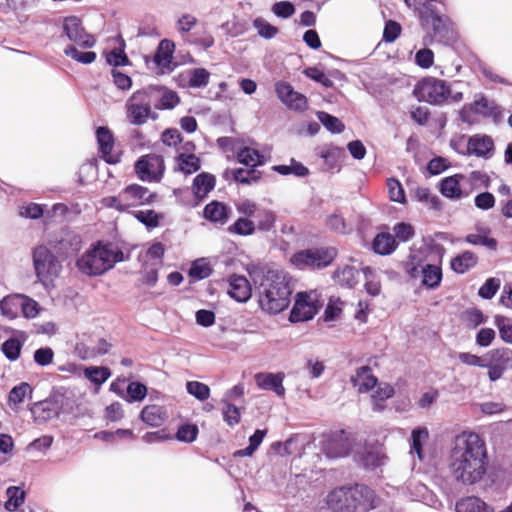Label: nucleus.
Segmentation results:
<instances>
[{
    "label": "nucleus",
    "mask_w": 512,
    "mask_h": 512,
    "mask_svg": "<svg viewBox=\"0 0 512 512\" xmlns=\"http://www.w3.org/2000/svg\"><path fill=\"white\" fill-rule=\"evenodd\" d=\"M487 449L483 439L475 432H463L454 439L449 458V470L455 481L473 485L486 474Z\"/></svg>",
    "instance_id": "nucleus-1"
},
{
    "label": "nucleus",
    "mask_w": 512,
    "mask_h": 512,
    "mask_svg": "<svg viewBox=\"0 0 512 512\" xmlns=\"http://www.w3.org/2000/svg\"><path fill=\"white\" fill-rule=\"evenodd\" d=\"M249 274L258 284V303L263 311L278 314L289 306L292 287L283 271L254 268Z\"/></svg>",
    "instance_id": "nucleus-2"
},
{
    "label": "nucleus",
    "mask_w": 512,
    "mask_h": 512,
    "mask_svg": "<svg viewBox=\"0 0 512 512\" xmlns=\"http://www.w3.org/2000/svg\"><path fill=\"white\" fill-rule=\"evenodd\" d=\"M417 14L421 28L439 42L453 40L452 22L446 15L445 4L440 1L404 0Z\"/></svg>",
    "instance_id": "nucleus-3"
},
{
    "label": "nucleus",
    "mask_w": 512,
    "mask_h": 512,
    "mask_svg": "<svg viewBox=\"0 0 512 512\" xmlns=\"http://www.w3.org/2000/svg\"><path fill=\"white\" fill-rule=\"evenodd\" d=\"M124 260V253L118 246L98 242L77 259L76 266L87 276H100Z\"/></svg>",
    "instance_id": "nucleus-4"
},
{
    "label": "nucleus",
    "mask_w": 512,
    "mask_h": 512,
    "mask_svg": "<svg viewBox=\"0 0 512 512\" xmlns=\"http://www.w3.org/2000/svg\"><path fill=\"white\" fill-rule=\"evenodd\" d=\"M428 248L412 250L405 262V272L412 278L421 277V284L428 289H436L442 281V269L438 264L427 262Z\"/></svg>",
    "instance_id": "nucleus-5"
},
{
    "label": "nucleus",
    "mask_w": 512,
    "mask_h": 512,
    "mask_svg": "<svg viewBox=\"0 0 512 512\" xmlns=\"http://www.w3.org/2000/svg\"><path fill=\"white\" fill-rule=\"evenodd\" d=\"M159 91L151 86L132 93L125 104L126 117L130 124L140 126L149 118H157V114L152 111V105L156 102V94Z\"/></svg>",
    "instance_id": "nucleus-6"
},
{
    "label": "nucleus",
    "mask_w": 512,
    "mask_h": 512,
    "mask_svg": "<svg viewBox=\"0 0 512 512\" xmlns=\"http://www.w3.org/2000/svg\"><path fill=\"white\" fill-rule=\"evenodd\" d=\"M32 261L37 281L45 287L52 285L62 270L61 262L45 245L33 249Z\"/></svg>",
    "instance_id": "nucleus-7"
},
{
    "label": "nucleus",
    "mask_w": 512,
    "mask_h": 512,
    "mask_svg": "<svg viewBox=\"0 0 512 512\" xmlns=\"http://www.w3.org/2000/svg\"><path fill=\"white\" fill-rule=\"evenodd\" d=\"M336 256L334 247H315L294 253L291 263L299 269L320 270L331 265Z\"/></svg>",
    "instance_id": "nucleus-8"
},
{
    "label": "nucleus",
    "mask_w": 512,
    "mask_h": 512,
    "mask_svg": "<svg viewBox=\"0 0 512 512\" xmlns=\"http://www.w3.org/2000/svg\"><path fill=\"white\" fill-rule=\"evenodd\" d=\"M414 94L419 101L438 105L448 100L450 87L442 79L426 77L417 83Z\"/></svg>",
    "instance_id": "nucleus-9"
},
{
    "label": "nucleus",
    "mask_w": 512,
    "mask_h": 512,
    "mask_svg": "<svg viewBox=\"0 0 512 512\" xmlns=\"http://www.w3.org/2000/svg\"><path fill=\"white\" fill-rule=\"evenodd\" d=\"M164 160L162 156L147 154L140 157L135 163V173L145 182H159L164 173Z\"/></svg>",
    "instance_id": "nucleus-10"
},
{
    "label": "nucleus",
    "mask_w": 512,
    "mask_h": 512,
    "mask_svg": "<svg viewBox=\"0 0 512 512\" xmlns=\"http://www.w3.org/2000/svg\"><path fill=\"white\" fill-rule=\"evenodd\" d=\"M367 490L361 484L341 486L331 491L327 498L329 507L335 512L354 511L352 498L354 495L365 493Z\"/></svg>",
    "instance_id": "nucleus-11"
},
{
    "label": "nucleus",
    "mask_w": 512,
    "mask_h": 512,
    "mask_svg": "<svg viewBox=\"0 0 512 512\" xmlns=\"http://www.w3.org/2000/svg\"><path fill=\"white\" fill-rule=\"evenodd\" d=\"M62 28L67 39L80 47L88 49L95 46V37L86 32L81 19L77 16L65 17L62 22Z\"/></svg>",
    "instance_id": "nucleus-12"
},
{
    "label": "nucleus",
    "mask_w": 512,
    "mask_h": 512,
    "mask_svg": "<svg viewBox=\"0 0 512 512\" xmlns=\"http://www.w3.org/2000/svg\"><path fill=\"white\" fill-rule=\"evenodd\" d=\"M316 299L306 293H298L294 306L290 312L291 322H304L311 320L318 312Z\"/></svg>",
    "instance_id": "nucleus-13"
},
{
    "label": "nucleus",
    "mask_w": 512,
    "mask_h": 512,
    "mask_svg": "<svg viewBox=\"0 0 512 512\" xmlns=\"http://www.w3.org/2000/svg\"><path fill=\"white\" fill-rule=\"evenodd\" d=\"M275 91L280 101L289 109L302 112L307 109L308 101L305 95L295 91L288 82H278Z\"/></svg>",
    "instance_id": "nucleus-14"
},
{
    "label": "nucleus",
    "mask_w": 512,
    "mask_h": 512,
    "mask_svg": "<svg viewBox=\"0 0 512 512\" xmlns=\"http://www.w3.org/2000/svg\"><path fill=\"white\" fill-rule=\"evenodd\" d=\"M122 194L127 210L131 207L150 204L156 198L155 193L138 184L128 185L122 190Z\"/></svg>",
    "instance_id": "nucleus-15"
},
{
    "label": "nucleus",
    "mask_w": 512,
    "mask_h": 512,
    "mask_svg": "<svg viewBox=\"0 0 512 512\" xmlns=\"http://www.w3.org/2000/svg\"><path fill=\"white\" fill-rule=\"evenodd\" d=\"M351 449L350 439L341 431L338 434L332 435L323 443L322 451L328 458H342L347 456Z\"/></svg>",
    "instance_id": "nucleus-16"
},
{
    "label": "nucleus",
    "mask_w": 512,
    "mask_h": 512,
    "mask_svg": "<svg viewBox=\"0 0 512 512\" xmlns=\"http://www.w3.org/2000/svg\"><path fill=\"white\" fill-rule=\"evenodd\" d=\"M468 154L489 159L494 154V141L488 135L475 134L467 142Z\"/></svg>",
    "instance_id": "nucleus-17"
},
{
    "label": "nucleus",
    "mask_w": 512,
    "mask_h": 512,
    "mask_svg": "<svg viewBox=\"0 0 512 512\" xmlns=\"http://www.w3.org/2000/svg\"><path fill=\"white\" fill-rule=\"evenodd\" d=\"M96 138L99 146V151L104 160L109 164H116L120 161L117 154L112 153L114 147V137L107 127H98L96 130Z\"/></svg>",
    "instance_id": "nucleus-18"
},
{
    "label": "nucleus",
    "mask_w": 512,
    "mask_h": 512,
    "mask_svg": "<svg viewBox=\"0 0 512 512\" xmlns=\"http://www.w3.org/2000/svg\"><path fill=\"white\" fill-rule=\"evenodd\" d=\"M468 107L470 111L482 115L486 118H492L494 122H498L502 117V111L500 107L494 101H489L483 95H481L473 103L469 104ZM466 109L467 105L463 107L462 115Z\"/></svg>",
    "instance_id": "nucleus-19"
},
{
    "label": "nucleus",
    "mask_w": 512,
    "mask_h": 512,
    "mask_svg": "<svg viewBox=\"0 0 512 512\" xmlns=\"http://www.w3.org/2000/svg\"><path fill=\"white\" fill-rule=\"evenodd\" d=\"M350 382L359 393H367L377 386L378 379L373 375L371 367L365 365L356 369Z\"/></svg>",
    "instance_id": "nucleus-20"
},
{
    "label": "nucleus",
    "mask_w": 512,
    "mask_h": 512,
    "mask_svg": "<svg viewBox=\"0 0 512 512\" xmlns=\"http://www.w3.org/2000/svg\"><path fill=\"white\" fill-rule=\"evenodd\" d=\"M228 294L238 302H246L252 295V289L245 276L232 275L229 280Z\"/></svg>",
    "instance_id": "nucleus-21"
},
{
    "label": "nucleus",
    "mask_w": 512,
    "mask_h": 512,
    "mask_svg": "<svg viewBox=\"0 0 512 512\" xmlns=\"http://www.w3.org/2000/svg\"><path fill=\"white\" fill-rule=\"evenodd\" d=\"M232 214V209L219 201H212L204 207L203 216L206 220L224 225L228 222Z\"/></svg>",
    "instance_id": "nucleus-22"
},
{
    "label": "nucleus",
    "mask_w": 512,
    "mask_h": 512,
    "mask_svg": "<svg viewBox=\"0 0 512 512\" xmlns=\"http://www.w3.org/2000/svg\"><path fill=\"white\" fill-rule=\"evenodd\" d=\"M283 379V373L260 372L255 375V382L259 388L274 391L278 396L285 394Z\"/></svg>",
    "instance_id": "nucleus-23"
},
{
    "label": "nucleus",
    "mask_w": 512,
    "mask_h": 512,
    "mask_svg": "<svg viewBox=\"0 0 512 512\" xmlns=\"http://www.w3.org/2000/svg\"><path fill=\"white\" fill-rule=\"evenodd\" d=\"M355 460L365 469H375L385 463L386 456L378 447H365L355 455Z\"/></svg>",
    "instance_id": "nucleus-24"
},
{
    "label": "nucleus",
    "mask_w": 512,
    "mask_h": 512,
    "mask_svg": "<svg viewBox=\"0 0 512 512\" xmlns=\"http://www.w3.org/2000/svg\"><path fill=\"white\" fill-rule=\"evenodd\" d=\"M140 418L151 427H159L167 420L168 414L164 407L153 404L147 405L142 409Z\"/></svg>",
    "instance_id": "nucleus-25"
},
{
    "label": "nucleus",
    "mask_w": 512,
    "mask_h": 512,
    "mask_svg": "<svg viewBox=\"0 0 512 512\" xmlns=\"http://www.w3.org/2000/svg\"><path fill=\"white\" fill-rule=\"evenodd\" d=\"M367 491L354 495L352 498L355 512H366L375 509L379 505V498L368 486L361 484Z\"/></svg>",
    "instance_id": "nucleus-26"
},
{
    "label": "nucleus",
    "mask_w": 512,
    "mask_h": 512,
    "mask_svg": "<svg viewBox=\"0 0 512 512\" xmlns=\"http://www.w3.org/2000/svg\"><path fill=\"white\" fill-rule=\"evenodd\" d=\"M456 512H494V508L477 496H467L455 504Z\"/></svg>",
    "instance_id": "nucleus-27"
},
{
    "label": "nucleus",
    "mask_w": 512,
    "mask_h": 512,
    "mask_svg": "<svg viewBox=\"0 0 512 512\" xmlns=\"http://www.w3.org/2000/svg\"><path fill=\"white\" fill-rule=\"evenodd\" d=\"M490 353H491V358L494 361H497V362L501 361V363H495V364L491 365L488 370L489 379L491 381H496L499 378H501V376L504 372L505 366L510 362L511 352L509 350L496 349V350H492Z\"/></svg>",
    "instance_id": "nucleus-28"
},
{
    "label": "nucleus",
    "mask_w": 512,
    "mask_h": 512,
    "mask_svg": "<svg viewBox=\"0 0 512 512\" xmlns=\"http://www.w3.org/2000/svg\"><path fill=\"white\" fill-rule=\"evenodd\" d=\"M175 50V44L171 40L163 39L160 41L154 61L158 67L164 71L171 70L172 55Z\"/></svg>",
    "instance_id": "nucleus-29"
},
{
    "label": "nucleus",
    "mask_w": 512,
    "mask_h": 512,
    "mask_svg": "<svg viewBox=\"0 0 512 512\" xmlns=\"http://www.w3.org/2000/svg\"><path fill=\"white\" fill-rule=\"evenodd\" d=\"M225 179L232 177L235 182L240 184L250 185L257 183L261 178V173L254 168L251 169H226L223 173Z\"/></svg>",
    "instance_id": "nucleus-30"
},
{
    "label": "nucleus",
    "mask_w": 512,
    "mask_h": 512,
    "mask_svg": "<svg viewBox=\"0 0 512 512\" xmlns=\"http://www.w3.org/2000/svg\"><path fill=\"white\" fill-rule=\"evenodd\" d=\"M216 179L214 175L210 173L203 172L198 174L193 180V193L195 197L199 199H204L210 191H212L215 187Z\"/></svg>",
    "instance_id": "nucleus-31"
},
{
    "label": "nucleus",
    "mask_w": 512,
    "mask_h": 512,
    "mask_svg": "<svg viewBox=\"0 0 512 512\" xmlns=\"http://www.w3.org/2000/svg\"><path fill=\"white\" fill-rule=\"evenodd\" d=\"M478 263V257L471 251H464L453 257L450 262L451 269L457 274H464Z\"/></svg>",
    "instance_id": "nucleus-32"
},
{
    "label": "nucleus",
    "mask_w": 512,
    "mask_h": 512,
    "mask_svg": "<svg viewBox=\"0 0 512 512\" xmlns=\"http://www.w3.org/2000/svg\"><path fill=\"white\" fill-rule=\"evenodd\" d=\"M397 242L395 237L387 232L378 233L373 242V251L380 255H389L395 251Z\"/></svg>",
    "instance_id": "nucleus-33"
},
{
    "label": "nucleus",
    "mask_w": 512,
    "mask_h": 512,
    "mask_svg": "<svg viewBox=\"0 0 512 512\" xmlns=\"http://www.w3.org/2000/svg\"><path fill=\"white\" fill-rule=\"evenodd\" d=\"M360 272L353 266L346 265L334 272L335 281L341 286L353 288L359 282Z\"/></svg>",
    "instance_id": "nucleus-34"
},
{
    "label": "nucleus",
    "mask_w": 512,
    "mask_h": 512,
    "mask_svg": "<svg viewBox=\"0 0 512 512\" xmlns=\"http://www.w3.org/2000/svg\"><path fill=\"white\" fill-rule=\"evenodd\" d=\"M478 233L468 234L465 237V241L471 245H479L488 248L489 250L495 251L498 246V242L495 238L489 237L490 230L487 228H478Z\"/></svg>",
    "instance_id": "nucleus-35"
},
{
    "label": "nucleus",
    "mask_w": 512,
    "mask_h": 512,
    "mask_svg": "<svg viewBox=\"0 0 512 512\" xmlns=\"http://www.w3.org/2000/svg\"><path fill=\"white\" fill-rule=\"evenodd\" d=\"M463 176L456 174L454 176L444 178L440 183V192L447 198L457 199L462 195L460 189V180Z\"/></svg>",
    "instance_id": "nucleus-36"
},
{
    "label": "nucleus",
    "mask_w": 512,
    "mask_h": 512,
    "mask_svg": "<svg viewBox=\"0 0 512 512\" xmlns=\"http://www.w3.org/2000/svg\"><path fill=\"white\" fill-rule=\"evenodd\" d=\"M21 306V295L13 294L4 297L0 301V312L1 315L8 319H15L18 316V312Z\"/></svg>",
    "instance_id": "nucleus-37"
},
{
    "label": "nucleus",
    "mask_w": 512,
    "mask_h": 512,
    "mask_svg": "<svg viewBox=\"0 0 512 512\" xmlns=\"http://www.w3.org/2000/svg\"><path fill=\"white\" fill-rule=\"evenodd\" d=\"M237 160L247 167L255 168L264 164V155L256 149L244 147L237 152Z\"/></svg>",
    "instance_id": "nucleus-38"
},
{
    "label": "nucleus",
    "mask_w": 512,
    "mask_h": 512,
    "mask_svg": "<svg viewBox=\"0 0 512 512\" xmlns=\"http://www.w3.org/2000/svg\"><path fill=\"white\" fill-rule=\"evenodd\" d=\"M394 393V388L391 385L387 383L378 385L376 391L371 397L373 402V410L377 412L383 411L385 408L384 402L387 399L393 397Z\"/></svg>",
    "instance_id": "nucleus-39"
},
{
    "label": "nucleus",
    "mask_w": 512,
    "mask_h": 512,
    "mask_svg": "<svg viewBox=\"0 0 512 512\" xmlns=\"http://www.w3.org/2000/svg\"><path fill=\"white\" fill-rule=\"evenodd\" d=\"M272 170L281 175L293 174L297 177H305L309 174L308 168L293 158L290 160L289 165H275L272 167Z\"/></svg>",
    "instance_id": "nucleus-40"
},
{
    "label": "nucleus",
    "mask_w": 512,
    "mask_h": 512,
    "mask_svg": "<svg viewBox=\"0 0 512 512\" xmlns=\"http://www.w3.org/2000/svg\"><path fill=\"white\" fill-rule=\"evenodd\" d=\"M461 320L465 323L469 329H475L479 325L487 321V317L484 316L483 312L475 307L464 310L461 314Z\"/></svg>",
    "instance_id": "nucleus-41"
},
{
    "label": "nucleus",
    "mask_w": 512,
    "mask_h": 512,
    "mask_svg": "<svg viewBox=\"0 0 512 512\" xmlns=\"http://www.w3.org/2000/svg\"><path fill=\"white\" fill-rule=\"evenodd\" d=\"M7 501L5 502V508L8 511L17 510L25 500V492L17 486H10L6 490Z\"/></svg>",
    "instance_id": "nucleus-42"
},
{
    "label": "nucleus",
    "mask_w": 512,
    "mask_h": 512,
    "mask_svg": "<svg viewBox=\"0 0 512 512\" xmlns=\"http://www.w3.org/2000/svg\"><path fill=\"white\" fill-rule=\"evenodd\" d=\"M429 432L425 427H418L412 430L411 433V450L412 454H417L420 460L423 459L422 456V444L424 441L428 439Z\"/></svg>",
    "instance_id": "nucleus-43"
},
{
    "label": "nucleus",
    "mask_w": 512,
    "mask_h": 512,
    "mask_svg": "<svg viewBox=\"0 0 512 512\" xmlns=\"http://www.w3.org/2000/svg\"><path fill=\"white\" fill-rule=\"evenodd\" d=\"M160 91L156 94V101L159 105L155 107L159 109H172L179 103V97L176 92L161 87H156Z\"/></svg>",
    "instance_id": "nucleus-44"
},
{
    "label": "nucleus",
    "mask_w": 512,
    "mask_h": 512,
    "mask_svg": "<svg viewBox=\"0 0 512 512\" xmlns=\"http://www.w3.org/2000/svg\"><path fill=\"white\" fill-rule=\"evenodd\" d=\"M255 230V222L246 217L238 218L232 225L228 227V231L230 233L237 234L240 236L252 235L255 232Z\"/></svg>",
    "instance_id": "nucleus-45"
},
{
    "label": "nucleus",
    "mask_w": 512,
    "mask_h": 512,
    "mask_svg": "<svg viewBox=\"0 0 512 512\" xmlns=\"http://www.w3.org/2000/svg\"><path fill=\"white\" fill-rule=\"evenodd\" d=\"M111 345L105 339H99L97 345L93 348H86L84 344H78L76 349L82 355V358H93L97 355L108 353Z\"/></svg>",
    "instance_id": "nucleus-46"
},
{
    "label": "nucleus",
    "mask_w": 512,
    "mask_h": 512,
    "mask_svg": "<svg viewBox=\"0 0 512 512\" xmlns=\"http://www.w3.org/2000/svg\"><path fill=\"white\" fill-rule=\"evenodd\" d=\"M267 431L257 429L253 435L249 437V445L241 450L236 452V455L241 457H250L253 453L258 449L260 444L262 443L264 437L266 436Z\"/></svg>",
    "instance_id": "nucleus-47"
},
{
    "label": "nucleus",
    "mask_w": 512,
    "mask_h": 512,
    "mask_svg": "<svg viewBox=\"0 0 512 512\" xmlns=\"http://www.w3.org/2000/svg\"><path fill=\"white\" fill-rule=\"evenodd\" d=\"M317 117L323 126L331 133H341L345 129L344 124L337 117L327 112L320 111L317 113Z\"/></svg>",
    "instance_id": "nucleus-48"
},
{
    "label": "nucleus",
    "mask_w": 512,
    "mask_h": 512,
    "mask_svg": "<svg viewBox=\"0 0 512 512\" xmlns=\"http://www.w3.org/2000/svg\"><path fill=\"white\" fill-rule=\"evenodd\" d=\"M60 408L53 401L45 400L36 404L35 413H40L39 417L43 420H49L59 416Z\"/></svg>",
    "instance_id": "nucleus-49"
},
{
    "label": "nucleus",
    "mask_w": 512,
    "mask_h": 512,
    "mask_svg": "<svg viewBox=\"0 0 512 512\" xmlns=\"http://www.w3.org/2000/svg\"><path fill=\"white\" fill-rule=\"evenodd\" d=\"M389 199L400 204L406 203V196L402 184L396 178L387 179Z\"/></svg>",
    "instance_id": "nucleus-50"
},
{
    "label": "nucleus",
    "mask_w": 512,
    "mask_h": 512,
    "mask_svg": "<svg viewBox=\"0 0 512 512\" xmlns=\"http://www.w3.org/2000/svg\"><path fill=\"white\" fill-rule=\"evenodd\" d=\"M223 408L222 415L223 420L230 427H234L240 422L241 413L237 406L234 404L227 402V400H222Z\"/></svg>",
    "instance_id": "nucleus-51"
},
{
    "label": "nucleus",
    "mask_w": 512,
    "mask_h": 512,
    "mask_svg": "<svg viewBox=\"0 0 512 512\" xmlns=\"http://www.w3.org/2000/svg\"><path fill=\"white\" fill-rule=\"evenodd\" d=\"M22 349V342L17 338H9L1 345V351L10 361H16Z\"/></svg>",
    "instance_id": "nucleus-52"
},
{
    "label": "nucleus",
    "mask_w": 512,
    "mask_h": 512,
    "mask_svg": "<svg viewBox=\"0 0 512 512\" xmlns=\"http://www.w3.org/2000/svg\"><path fill=\"white\" fill-rule=\"evenodd\" d=\"M210 73L204 68H195L189 72L188 85L191 88H203L209 83Z\"/></svg>",
    "instance_id": "nucleus-53"
},
{
    "label": "nucleus",
    "mask_w": 512,
    "mask_h": 512,
    "mask_svg": "<svg viewBox=\"0 0 512 512\" xmlns=\"http://www.w3.org/2000/svg\"><path fill=\"white\" fill-rule=\"evenodd\" d=\"M412 193L417 201L426 203L433 209H440V199L436 195H432L429 188L417 187Z\"/></svg>",
    "instance_id": "nucleus-54"
},
{
    "label": "nucleus",
    "mask_w": 512,
    "mask_h": 512,
    "mask_svg": "<svg viewBox=\"0 0 512 512\" xmlns=\"http://www.w3.org/2000/svg\"><path fill=\"white\" fill-rule=\"evenodd\" d=\"M64 54L82 64H91L96 60L97 57L95 52H81L73 45L67 46L64 49Z\"/></svg>",
    "instance_id": "nucleus-55"
},
{
    "label": "nucleus",
    "mask_w": 512,
    "mask_h": 512,
    "mask_svg": "<svg viewBox=\"0 0 512 512\" xmlns=\"http://www.w3.org/2000/svg\"><path fill=\"white\" fill-rule=\"evenodd\" d=\"M494 323L499 330L500 338L506 343H512V319L496 315Z\"/></svg>",
    "instance_id": "nucleus-56"
},
{
    "label": "nucleus",
    "mask_w": 512,
    "mask_h": 512,
    "mask_svg": "<svg viewBox=\"0 0 512 512\" xmlns=\"http://www.w3.org/2000/svg\"><path fill=\"white\" fill-rule=\"evenodd\" d=\"M180 170L185 174H192L200 169V160L194 154H181L178 157Z\"/></svg>",
    "instance_id": "nucleus-57"
},
{
    "label": "nucleus",
    "mask_w": 512,
    "mask_h": 512,
    "mask_svg": "<svg viewBox=\"0 0 512 512\" xmlns=\"http://www.w3.org/2000/svg\"><path fill=\"white\" fill-rule=\"evenodd\" d=\"M31 394V386L26 382H22L19 385L13 387L9 392L8 401L10 404L17 405L22 403L26 396L29 395L31 397Z\"/></svg>",
    "instance_id": "nucleus-58"
},
{
    "label": "nucleus",
    "mask_w": 512,
    "mask_h": 512,
    "mask_svg": "<svg viewBox=\"0 0 512 512\" xmlns=\"http://www.w3.org/2000/svg\"><path fill=\"white\" fill-rule=\"evenodd\" d=\"M187 392L200 401H205L210 396L208 385L198 381H188L186 383Z\"/></svg>",
    "instance_id": "nucleus-59"
},
{
    "label": "nucleus",
    "mask_w": 512,
    "mask_h": 512,
    "mask_svg": "<svg viewBox=\"0 0 512 512\" xmlns=\"http://www.w3.org/2000/svg\"><path fill=\"white\" fill-rule=\"evenodd\" d=\"M212 271V268L205 259H198L193 262L189 274L197 280H202L208 278L212 274Z\"/></svg>",
    "instance_id": "nucleus-60"
},
{
    "label": "nucleus",
    "mask_w": 512,
    "mask_h": 512,
    "mask_svg": "<svg viewBox=\"0 0 512 512\" xmlns=\"http://www.w3.org/2000/svg\"><path fill=\"white\" fill-rule=\"evenodd\" d=\"M110 375V370L106 367H89L85 369L87 379L97 385L103 384Z\"/></svg>",
    "instance_id": "nucleus-61"
},
{
    "label": "nucleus",
    "mask_w": 512,
    "mask_h": 512,
    "mask_svg": "<svg viewBox=\"0 0 512 512\" xmlns=\"http://www.w3.org/2000/svg\"><path fill=\"white\" fill-rule=\"evenodd\" d=\"M199 429L195 424H183L176 433V439L180 442L191 443L196 440Z\"/></svg>",
    "instance_id": "nucleus-62"
},
{
    "label": "nucleus",
    "mask_w": 512,
    "mask_h": 512,
    "mask_svg": "<svg viewBox=\"0 0 512 512\" xmlns=\"http://www.w3.org/2000/svg\"><path fill=\"white\" fill-rule=\"evenodd\" d=\"M500 280L495 277L488 278L479 288L478 295L483 299H492L500 288Z\"/></svg>",
    "instance_id": "nucleus-63"
},
{
    "label": "nucleus",
    "mask_w": 512,
    "mask_h": 512,
    "mask_svg": "<svg viewBox=\"0 0 512 512\" xmlns=\"http://www.w3.org/2000/svg\"><path fill=\"white\" fill-rule=\"evenodd\" d=\"M253 26L257 30L258 34L265 39H272L278 33L277 27L271 25L262 18L255 19L253 22Z\"/></svg>",
    "instance_id": "nucleus-64"
}]
</instances>
